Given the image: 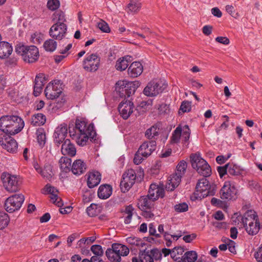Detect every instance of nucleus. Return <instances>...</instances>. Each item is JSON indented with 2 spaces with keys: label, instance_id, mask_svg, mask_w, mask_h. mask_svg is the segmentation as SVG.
<instances>
[{
  "label": "nucleus",
  "instance_id": "4468645a",
  "mask_svg": "<svg viewBox=\"0 0 262 262\" xmlns=\"http://www.w3.org/2000/svg\"><path fill=\"white\" fill-rule=\"evenodd\" d=\"M136 174L135 170L130 169L126 170L123 174L120 182V188L122 192H125L133 186L135 183Z\"/></svg>",
  "mask_w": 262,
  "mask_h": 262
},
{
  "label": "nucleus",
  "instance_id": "e433bc0d",
  "mask_svg": "<svg viewBox=\"0 0 262 262\" xmlns=\"http://www.w3.org/2000/svg\"><path fill=\"white\" fill-rule=\"evenodd\" d=\"M71 159L67 157H62L59 160L60 169L62 171L67 172L71 169Z\"/></svg>",
  "mask_w": 262,
  "mask_h": 262
},
{
  "label": "nucleus",
  "instance_id": "58836bf2",
  "mask_svg": "<svg viewBox=\"0 0 262 262\" xmlns=\"http://www.w3.org/2000/svg\"><path fill=\"white\" fill-rule=\"evenodd\" d=\"M39 173L43 178L49 180L54 176L52 167L49 164L45 165L43 168L39 170Z\"/></svg>",
  "mask_w": 262,
  "mask_h": 262
},
{
  "label": "nucleus",
  "instance_id": "c03bdc74",
  "mask_svg": "<svg viewBox=\"0 0 262 262\" xmlns=\"http://www.w3.org/2000/svg\"><path fill=\"white\" fill-rule=\"evenodd\" d=\"M187 167V163L184 160L181 161L177 166L176 174L183 177Z\"/></svg>",
  "mask_w": 262,
  "mask_h": 262
},
{
  "label": "nucleus",
  "instance_id": "2f4dec72",
  "mask_svg": "<svg viewBox=\"0 0 262 262\" xmlns=\"http://www.w3.org/2000/svg\"><path fill=\"white\" fill-rule=\"evenodd\" d=\"M154 200L148 197L147 195L142 196L139 200L138 207L142 210L150 209L154 206Z\"/></svg>",
  "mask_w": 262,
  "mask_h": 262
},
{
  "label": "nucleus",
  "instance_id": "a878e982",
  "mask_svg": "<svg viewBox=\"0 0 262 262\" xmlns=\"http://www.w3.org/2000/svg\"><path fill=\"white\" fill-rule=\"evenodd\" d=\"M182 177L181 176L175 173L171 175L169 178L168 183L166 185V189L170 191L174 190L180 184Z\"/></svg>",
  "mask_w": 262,
  "mask_h": 262
},
{
  "label": "nucleus",
  "instance_id": "c9c22d12",
  "mask_svg": "<svg viewBox=\"0 0 262 262\" xmlns=\"http://www.w3.org/2000/svg\"><path fill=\"white\" fill-rule=\"evenodd\" d=\"M198 258V254L195 251H189L185 253L180 262H194Z\"/></svg>",
  "mask_w": 262,
  "mask_h": 262
},
{
  "label": "nucleus",
  "instance_id": "72a5a7b5",
  "mask_svg": "<svg viewBox=\"0 0 262 262\" xmlns=\"http://www.w3.org/2000/svg\"><path fill=\"white\" fill-rule=\"evenodd\" d=\"M132 61V56L128 55L118 59L116 64V69L120 71L125 70L127 68L129 63Z\"/></svg>",
  "mask_w": 262,
  "mask_h": 262
},
{
  "label": "nucleus",
  "instance_id": "393cba45",
  "mask_svg": "<svg viewBox=\"0 0 262 262\" xmlns=\"http://www.w3.org/2000/svg\"><path fill=\"white\" fill-rule=\"evenodd\" d=\"M45 77L43 74H39L36 76L34 80L33 94L37 97L41 93L45 84Z\"/></svg>",
  "mask_w": 262,
  "mask_h": 262
},
{
  "label": "nucleus",
  "instance_id": "338daca9",
  "mask_svg": "<svg viewBox=\"0 0 262 262\" xmlns=\"http://www.w3.org/2000/svg\"><path fill=\"white\" fill-rule=\"evenodd\" d=\"M212 29V26L206 25L203 27L202 32L205 35L208 36L211 34Z\"/></svg>",
  "mask_w": 262,
  "mask_h": 262
},
{
  "label": "nucleus",
  "instance_id": "20e7f679",
  "mask_svg": "<svg viewBox=\"0 0 262 262\" xmlns=\"http://www.w3.org/2000/svg\"><path fill=\"white\" fill-rule=\"evenodd\" d=\"M15 52L20 55L23 60L28 63H33L39 57L38 48L35 46H25L20 43L15 47Z\"/></svg>",
  "mask_w": 262,
  "mask_h": 262
},
{
  "label": "nucleus",
  "instance_id": "4c0bfd02",
  "mask_svg": "<svg viewBox=\"0 0 262 262\" xmlns=\"http://www.w3.org/2000/svg\"><path fill=\"white\" fill-rule=\"evenodd\" d=\"M46 121V116L41 113L34 115L31 119V124L34 126L43 125Z\"/></svg>",
  "mask_w": 262,
  "mask_h": 262
},
{
  "label": "nucleus",
  "instance_id": "5701e85b",
  "mask_svg": "<svg viewBox=\"0 0 262 262\" xmlns=\"http://www.w3.org/2000/svg\"><path fill=\"white\" fill-rule=\"evenodd\" d=\"M0 144L10 152H15L17 149V143L10 136L6 137L4 140L0 137Z\"/></svg>",
  "mask_w": 262,
  "mask_h": 262
},
{
  "label": "nucleus",
  "instance_id": "052dcab7",
  "mask_svg": "<svg viewBox=\"0 0 262 262\" xmlns=\"http://www.w3.org/2000/svg\"><path fill=\"white\" fill-rule=\"evenodd\" d=\"M191 102L188 101H184L182 102L180 106V110L183 113L188 112L190 111L191 108Z\"/></svg>",
  "mask_w": 262,
  "mask_h": 262
},
{
  "label": "nucleus",
  "instance_id": "f257e3e1",
  "mask_svg": "<svg viewBox=\"0 0 262 262\" xmlns=\"http://www.w3.org/2000/svg\"><path fill=\"white\" fill-rule=\"evenodd\" d=\"M69 133L70 136L81 146L86 145L89 139H94L96 134L93 124L88 125L87 122L82 119L76 120L75 126H70Z\"/></svg>",
  "mask_w": 262,
  "mask_h": 262
},
{
  "label": "nucleus",
  "instance_id": "c756f323",
  "mask_svg": "<svg viewBox=\"0 0 262 262\" xmlns=\"http://www.w3.org/2000/svg\"><path fill=\"white\" fill-rule=\"evenodd\" d=\"M13 51L11 45L8 42L0 41V58H8Z\"/></svg>",
  "mask_w": 262,
  "mask_h": 262
},
{
  "label": "nucleus",
  "instance_id": "aec40b11",
  "mask_svg": "<svg viewBox=\"0 0 262 262\" xmlns=\"http://www.w3.org/2000/svg\"><path fill=\"white\" fill-rule=\"evenodd\" d=\"M118 111L124 119H127L133 113L134 104L129 100H123L118 106Z\"/></svg>",
  "mask_w": 262,
  "mask_h": 262
},
{
  "label": "nucleus",
  "instance_id": "f704fd0d",
  "mask_svg": "<svg viewBox=\"0 0 262 262\" xmlns=\"http://www.w3.org/2000/svg\"><path fill=\"white\" fill-rule=\"evenodd\" d=\"M141 8V4L137 0H131L127 6V12L137 13Z\"/></svg>",
  "mask_w": 262,
  "mask_h": 262
},
{
  "label": "nucleus",
  "instance_id": "1a4fd4ad",
  "mask_svg": "<svg viewBox=\"0 0 262 262\" xmlns=\"http://www.w3.org/2000/svg\"><path fill=\"white\" fill-rule=\"evenodd\" d=\"M1 180L4 187L9 192H15L19 189L21 183L16 176L4 172L1 175Z\"/></svg>",
  "mask_w": 262,
  "mask_h": 262
},
{
  "label": "nucleus",
  "instance_id": "6e6d98bb",
  "mask_svg": "<svg viewBox=\"0 0 262 262\" xmlns=\"http://www.w3.org/2000/svg\"><path fill=\"white\" fill-rule=\"evenodd\" d=\"M97 27L103 32L109 33L110 32V28L108 25L102 19L100 22L97 23Z\"/></svg>",
  "mask_w": 262,
  "mask_h": 262
},
{
  "label": "nucleus",
  "instance_id": "b1692460",
  "mask_svg": "<svg viewBox=\"0 0 262 262\" xmlns=\"http://www.w3.org/2000/svg\"><path fill=\"white\" fill-rule=\"evenodd\" d=\"M148 197L154 201L159 198H163L164 196V190L163 188L158 186L155 184L150 185L148 192Z\"/></svg>",
  "mask_w": 262,
  "mask_h": 262
},
{
  "label": "nucleus",
  "instance_id": "cd10ccee",
  "mask_svg": "<svg viewBox=\"0 0 262 262\" xmlns=\"http://www.w3.org/2000/svg\"><path fill=\"white\" fill-rule=\"evenodd\" d=\"M143 67L140 62H133L128 69L129 75L132 77H137L140 75L143 72Z\"/></svg>",
  "mask_w": 262,
  "mask_h": 262
},
{
  "label": "nucleus",
  "instance_id": "6ab92c4d",
  "mask_svg": "<svg viewBox=\"0 0 262 262\" xmlns=\"http://www.w3.org/2000/svg\"><path fill=\"white\" fill-rule=\"evenodd\" d=\"M67 26L66 25L54 24L49 30V35L54 39L60 40L67 34Z\"/></svg>",
  "mask_w": 262,
  "mask_h": 262
},
{
  "label": "nucleus",
  "instance_id": "774afa93",
  "mask_svg": "<svg viewBox=\"0 0 262 262\" xmlns=\"http://www.w3.org/2000/svg\"><path fill=\"white\" fill-rule=\"evenodd\" d=\"M215 41L223 45H228L230 43L229 38L226 37L219 36L215 38Z\"/></svg>",
  "mask_w": 262,
  "mask_h": 262
},
{
  "label": "nucleus",
  "instance_id": "864d4df0",
  "mask_svg": "<svg viewBox=\"0 0 262 262\" xmlns=\"http://www.w3.org/2000/svg\"><path fill=\"white\" fill-rule=\"evenodd\" d=\"M158 110L159 114L161 115H167L170 113V111L169 105L165 103H162L161 104L159 105L158 107Z\"/></svg>",
  "mask_w": 262,
  "mask_h": 262
},
{
  "label": "nucleus",
  "instance_id": "9d476101",
  "mask_svg": "<svg viewBox=\"0 0 262 262\" xmlns=\"http://www.w3.org/2000/svg\"><path fill=\"white\" fill-rule=\"evenodd\" d=\"M190 130L187 125L183 126V128L179 126L173 132L170 137V143L171 144L178 143L180 142L181 137L184 144H188L190 138Z\"/></svg>",
  "mask_w": 262,
  "mask_h": 262
},
{
  "label": "nucleus",
  "instance_id": "423d86ee",
  "mask_svg": "<svg viewBox=\"0 0 262 262\" xmlns=\"http://www.w3.org/2000/svg\"><path fill=\"white\" fill-rule=\"evenodd\" d=\"M129 252V248L126 246L114 243L112 245L111 248L106 250L105 255L111 262H120L121 256H127Z\"/></svg>",
  "mask_w": 262,
  "mask_h": 262
},
{
  "label": "nucleus",
  "instance_id": "680f3d73",
  "mask_svg": "<svg viewBox=\"0 0 262 262\" xmlns=\"http://www.w3.org/2000/svg\"><path fill=\"white\" fill-rule=\"evenodd\" d=\"M226 10L229 14L234 18H237L238 16V14L236 12L234 7L232 5H227L226 6Z\"/></svg>",
  "mask_w": 262,
  "mask_h": 262
},
{
  "label": "nucleus",
  "instance_id": "412c9836",
  "mask_svg": "<svg viewBox=\"0 0 262 262\" xmlns=\"http://www.w3.org/2000/svg\"><path fill=\"white\" fill-rule=\"evenodd\" d=\"M68 133L67 125L63 123L59 125L55 129L54 136V141L58 145L64 142Z\"/></svg>",
  "mask_w": 262,
  "mask_h": 262
},
{
  "label": "nucleus",
  "instance_id": "8fccbe9b",
  "mask_svg": "<svg viewBox=\"0 0 262 262\" xmlns=\"http://www.w3.org/2000/svg\"><path fill=\"white\" fill-rule=\"evenodd\" d=\"M134 210V208L131 205L127 206L125 209L124 213L126 215L124 219V223L126 224H129L130 223L132 216H133V211Z\"/></svg>",
  "mask_w": 262,
  "mask_h": 262
},
{
  "label": "nucleus",
  "instance_id": "3c124183",
  "mask_svg": "<svg viewBox=\"0 0 262 262\" xmlns=\"http://www.w3.org/2000/svg\"><path fill=\"white\" fill-rule=\"evenodd\" d=\"M43 38V34L39 32H35L31 37V41L35 44H39Z\"/></svg>",
  "mask_w": 262,
  "mask_h": 262
},
{
  "label": "nucleus",
  "instance_id": "4d7b16f0",
  "mask_svg": "<svg viewBox=\"0 0 262 262\" xmlns=\"http://www.w3.org/2000/svg\"><path fill=\"white\" fill-rule=\"evenodd\" d=\"M60 6V2L58 0H49L47 3L48 8L52 11L57 9Z\"/></svg>",
  "mask_w": 262,
  "mask_h": 262
},
{
  "label": "nucleus",
  "instance_id": "c85d7f7f",
  "mask_svg": "<svg viewBox=\"0 0 262 262\" xmlns=\"http://www.w3.org/2000/svg\"><path fill=\"white\" fill-rule=\"evenodd\" d=\"M101 181V174L98 171L90 172L88 178L87 184L89 188H92L97 186Z\"/></svg>",
  "mask_w": 262,
  "mask_h": 262
},
{
  "label": "nucleus",
  "instance_id": "a18cd8bd",
  "mask_svg": "<svg viewBox=\"0 0 262 262\" xmlns=\"http://www.w3.org/2000/svg\"><path fill=\"white\" fill-rule=\"evenodd\" d=\"M37 140L40 146H43L46 143V135L44 129L42 128L36 130Z\"/></svg>",
  "mask_w": 262,
  "mask_h": 262
},
{
  "label": "nucleus",
  "instance_id": "4be33fe9",
  "mask_svg": "<svg viewBox=\"0 0 262 262\" xmlns=\"http://www.w3.org/2000/svg\"><path fill=\"white\" fill-rule=\"evenodd\" d=\"M156 148V142L155 141L152 140L149 142H144L140 145L138 149L139 153L140 154V152L143 157L146 158L151 155Z\"/></svg>",
  "mask_w": 262,
  "mask_h": 262
},
{
  "label": "nucleus",
  "instance_id": "49530a36",
  "mask_svg": "<svg viewBox=\"0 0 262 262\" xmlns=\"http://www.w3.org/2000/svg\"><path fill=\"white\" fill-rule=\"evenodd\" d=\"M228 173L231 176H238L241 174V169L239 167L233 164H227Z\"/></svg>",
  "mask_w": 262,
  "mask_h": 262
},
{
  "label": "nucleus",
  "instance_id": "69168bd1",
  "mask_svg": "<svg viewBox=\"0 0 262 262\" xmlns=\"http://www.w3.org/2000/svg\"><path fill=\"white\" fill-rule=\"evenodd\" d=\"M217 170L220 177L222 178L225 174L228 173V167L227 166V164L224 166L217 167Z\"/></svg>",
  "mask_w": 262,
  "mask_h": 262
},
{
  "label": "nucleus",
  "instance_id": "473e14b6",
  "mask_svg": "<svg viewBox=\"0 0 262 262\" xmlns=\"http://www.w3.org/2000/svg\"><path fill=\"white\" fill-rule=\"evenodd\" d=\"M98 196L101 199L108 198L112 193V188L111 185L104 184L100 186L98 190Z\"/></svg>",
  "mask_w": 262,
  "mask_h": 262
},
{
  "label": "nucleus",
  "instance_id": "39448f33",
  "mask_svg": "<svg viewBox=\"0 0 262 262\" xmlns=\"http://www.w3.org/2000/svg\"><path fill=\"white\" fill-rule=\"evenodd\" d=\"M191 164L192 168L204 177L211 175V167L208 163L203 159L199 152L192 154L190 155Z\"/></svg>",
  "mask_w": 262,
  "mask_h": 262
},
{
  "label": "nucleus",
  "instance_id": "7c9ffc66",
  "mask_svg": "<svg viewBox=\"0 0 262 262\" xmlns=\"http://www.w3.org/2000/svg\"><path fill=\"white\" fill-rule=\"evenodd\" d=\"M86 165L81 160L75 161L71 167V170L74 174L80 175L86 170Z\"/></svg>",
  "mask_w": 262,
  "mask_h": 262
},
{
  "label": "nucleus",
  "instance_id": "ddd939ff",
  "mask_svg": "<svg viewBox=\"0 0 262 262\" xmlns=\"http://www.w3.org/2000/svg\"><path fill=\"white\" fill-rule=\"evenodd\" d=\"M166 88V85L161 81L155 80L148 83L143 90V93L147 96H155L162 93Z\"/></svg>",
  "mask_w": 262,
  "mask_h": 262
},
{
  "label": "nucleus",
  "instance_id": "2eb2a0df",
  "mask_svg": "<svg viewBox=\"0 0 262 262\" xmlns=\"http://www.w3.org/2000/svg\"><path fill=\"white\" fill-rule=\"evenodd\" d=\"M136 174L135 170L130 169L126 170L123 174L120 182V188L122 192H125L133 186L135 183Z\"/></svg>",
  "mask_w": 262,
  "mask_h": 262
},
{
  "label": "nucleus",
  "instance_id": "a19ab883",
  "mask_svg": "<svg viewBox=\"0 0 262 262\" xmlns=\"http://www.w3.org/2000/svg\"><path fill=\"white\" fill-rule=\"evenodd\" d=\"M52 20L55 24L66 25L64 22L66 21L64 13L61 11H56L53 15Z\"/></svg>",
  "mask_w": 262,
  "mask_h": 262
},
{
  "label": "nucleus",
  "instance_id": "bb28decb",
  "mask_svg": "<svg viewBox=\"0 0 262 262\" xmlns=\"http://www.w3.org/2000/svg\"><path fill=\"white\" fill-rule=\"evenodd\" d=\"M63 155L73 157L75 155L76 150L75 146L71 143L70 140L66 139L62 145L61 149Z\"/></svg>",
  "mask_w": 262,
  "mask_h": 262
},
{
  "label": "nucleus",
  "instance_id": "09e8293b",
  "mask_svg": "<svg viewBox=\"0 0 262 262\" xmlns=\"http://www.w3.org/2000/svg\"><path fill=\"white\" fill-rule=\"evenodd\" d=\"M127 242L132 245L143 247L145 244L141 239L137 237H129L126 238Z\"/></svg>",
  "mask_w": 262,
  "mask_h": 262
},
{
  "label": "nucleus",
  "instance_id": "f8f14e48",
  "mask_svg": "<svg viewBox=\"0 0 262 262\" xmlns=\"http://www.w3.org/2000/svg\"><path fill=\"white\" fill-rule=\"evenodd\" d=\"M25 200L22 194H15L9 196L5 201V207L7 212H13L19 210Z\"/></svg>",
  "mask_w": 262,
  "mask_h": 262
},
{
  "label": "nucleus",
  "instance_id": "ea45409f",
  "mask_svg": "<svg viewBox=\"0 0 262 262\" xmlns=\"http://www.w3.org/2000/svg\"><path fill=\"white\" fill-rule=\"evenodd\" d=\"M184 252V249L183 247L181 246L176 247L171 250V257L174 261L180 262Z\"/></svg>",
  "mask_w": 262,
  "mask_h": 262
},
{
  "label": "nucleus",
  "instance_id": "a211bd4d",
  "mask_svg": "<svg viewBox=\"0 0 262 262\" xmlns=\"http://www.w3.org/2000/svg\"><path fill=\"white\" fill-rule=\"evenodd\" d=\"M236 194V189L230 182L226 181L220 191V198L224 201L231 200Z\"/></svg>",
  "mask_w": 262,
  "mask_h": 262
},
{
  "label": "nucleus",
  "instance_id": "7ed1b4c3",
  "mask_svg": "<svg viewBox=\"0 0 262 262\" xmlns=\"http://www.w3.org/2000/svg\"><path fill=\"white\" fill-rule=\"evenodd\" d=\"M215 186L210 185L206 178L199 180L193 193L194 199L201 200L208 195H213L215 193Z\"/></svg>",
  "mask_w": 262,
  "mask_h": 262
},
{
  "label": "nucleus",
  "instance_id": "9b49d317",
  "mask_svg": "<svg viewBox=\"0 0 262 262\" xmlns=\"http://www.w3.org/2000/svg\"><path fill=\"white\" fill-rule=\"evenodd\" d=\"M161 257V252L158 249L144 250L140 253L139 258L133 257L132 262H154V260H159Z\"/></svg>",
  "mask_w": 262,
  "mask_h": 262
},
{
  "label": "nucleus",
  "instance_id": "dca6fc26",
  "mask_svg": "<svg viewBox=\"0 0 262 262\" xmlns=\"http://www.w3.org/2000/svg\"><path fill=\"white\" fill-rule=\"evenodd\" d=\"M62 93V89L59 80H54L50 82L45 90L46 97L49 99H55L58 98Z\"/></svg>",
  "mask_w": 262,
  "mask_h": 262
},
{
  "label": "nucleus",
  "instance_id": "5fc2aeb1",
  "mask_svg": "<svg viewBox=\"0 0 262 262\" xmlns=\"http://www.w3.org/2000/svg\"><path fill=\"white\" fill-rule=\"evenodd\" d=\"M45 189L46 192L51 194V200H54V199L57 195L58 190L55 187L48 184L46 185Z\"/></svg>",
  "mask_w": 262,
  "mask_h": 262
},
{
  "label": "nucleus",
  "instance_id": "603ef678",
  "mask_svg": "<svg viewBox=\"0 0 262 262\" xmlns=\"http://www.w3.org/2000/svg\"><path fill=\"white\" fill-rule=\"evenodd\" d=\"M86 212L88 215L91 217L96 216L99 213L97 205L94 204H91L87 208Z\"/></svg>",
  "mask_w": 262,
  "mask_h": 262
},
{
  "label": "nucleus",
  "instance_id": "13d9d810",
  "mask_svg": "<svg viewBox=\"0 0 262 262\" xmlns=\"http://www.w3.org/2000/svg\"><path fill=\"white\" fill-rule=\"evenodd\" d=\"M91 250L95 255V256H102L103 254L102 247L99 245H93L91 248Z\"/></svg>",
  "mask_w": 262,
  "mask_h": 262
},
{
  "label": "nucleus",
  "instance_id": "f3484780",
  "mask_svg": "<svg viewBox=\"0 0 262 262\" xmlns=\"http://www.w3.org/2000/svg\"><path fill=\"white\" fill-rule=\"evenodd\" d=\"M100 58L96 54L88 56L83 61V68L87 72L96 71L100 66Z\"/></svg>",
  "mask_w": 262,
  "mask_h": 262
},
{
  "label": "nucleus",
  "instance_id": "de8ad7c7",
  "mask_svg": "<svg viewBox=\"0 0 262 262\" xmlns=\"http://www.w3.org/2000/svg\"><path fill=\"white\" fill-rule=\"evenodd\" d=\"M9 222L8 214L4 212H0V230L5 228Z\"/></svg>",
  "mask_w": 262,
  "mask_h": 262
},
{
  "label": "nucleus",
  "instance_id": "6e6552de",
  "mask_svg": "<svg viewBox=\"0 0 262 262\" xmlns=\"http://www.w3.org/2000/svg\"><path fill=\"white\" fill-rule=\"evenodd\" d=\"M116 85V90L121 97H129L135 93L139 85L138 81H118Z\"/></svg>",
  "mask_w": 262,
  "mask_h": 262
},
{
  "label": "nucleus",
  "instance_id": "0e129e2a",
  "mask_svg": "<svg viewBox=\"0 0 262 262\" xmlns=\"http://www.w3.org/2000/svg\"><path fill=\"white\" fill-rule=\"evenodd\" d=\"M254 257L257 262H262V244L254 253Z\"/></svg>",
  "mask_w": 262,
  "mask_h": 262
},
{
  "label": "nucleus",
  "instance_id": "37998d69",
  "mask_svg": "<svg viewBox=\"0 0 262 262\" xmlns=\"http://www.w3.org/2000/svg\"><path fill=\"white\" fill-rule=\"evenodd\" d=\"M43 47L47 51L53 52L56 49L57 42L54 39H49L44 42Z\"/></svg>",
  "mask_w": 262,
  "mask_h": 262
},
{
  "label": "nucleus",
  "instance_id": "e2e57ef3",
  "mask_svg": "<svg viewBox=\"0 0 262 262\" xmlns=\"http://www.w3.org/2000/svg\"><path fill=\"white\" fill-rule=\"evenodd\" d=\"M144 157L142 156V155L140 152L139 153V150L136 153L134 158V162L135 164L138 165L142 163Z\"/></svg>",
  "mask_w": 262,
  "mask_h": 262
},
{
  "label": "nucleus",
  "instance_id": "f03ea898",
  "mask_svg": "<svg viewBox=\"0 0 262 262\" xmlns=\"http://www.w3.org/2000/svg\"><path fill=\"white\" fill-rule=\"evenodd\" d=\"M24 122L15 115H6L0 118V129L10 135H14L21 130Z\"/></svg>",
  "mask_w": 262,
  "mask_h": 262
},
{
  "label": "nucleus",
  "instance_id": "79ce46f5",
  "mask_svg": "<svg viewBox=\"0 0 262 262\" xmlns=\"http://www.w3.org/2000/svg\"><path fill=\"white\" fill-rule=\"evenodd\" d=\"M159 130L157 125H153L146 130L145 135L148 139H155L159 135Z\"/></svg>",
  "mask_w": 262,
  "mask_h": 262
},
{
  "label": "nucleus",
  "instance_id": "bf43d9fd",
  "mask_svg": "<svg viewBox=\"0 0 262 262\" xmlns=\"http://www.w3.org/2000/svg\"><path fill=\"white\" fill-rule=\"evenodd\" d=\"M174 208L176 211L183 212L188 210V206L186 203H183L176 205Z\"/></svg>",
  "mask_w": 262,
  "mask_h": 262
},
{
  "label": "nucleus",
  "instance_id": "0eeeda50",
  "mask_svg": "<svg viewBox=\"0 0 262 262\" xmlns=\"http://www.w3.org/2000/svg\"><path fill=\"white\" fill-rule=\"evenodd\" d=\"M242 222L247 233L252 235H256L260 229L257 216L252 211L246 212L242 219Z\"/></svg>",
  "mask_w": 262,
  "mask_h": 262
}]
</instances>
